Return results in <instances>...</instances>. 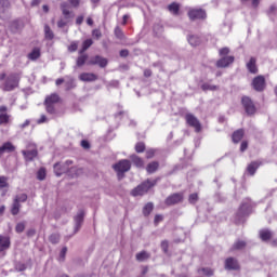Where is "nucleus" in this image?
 Segmentation results:
<instances>
[{
	"mask_svg": "<svg viewBox=\"0 0 277 277\" xmlns=\"http://www.w3.org/2000/svg\"><path fill=\"white\" fill-rule=\"evenodd\" d=\"M0 81H4L0 87L3 92H12L16 90L21 81V76L18 74H11L6 77L5 72H3L0 75Z\"/></svg>",
	"mask_w": 277,
	"mask_h": 277,
	"instance_id": "1",
	"label": "nucleus"
},
{
	"mask_svg": "<svg viewBox=\"0 0 277 277\" xmlns=\"http://www.w3.org/2000/svg\"><path fill=\"white\" fill-rule=\"evenodd\" d=\"M155 185H157V180H147L145 182H143L141 185H138L137 187H135L132 192L131 195L132 196H144V194L148 193V189H150V187H155Z\"/></svg>",
	"mask_w": 277,
	"mask_h": 277,
	"instance_id": "2",
	"label": "nucleus"
},
{
	"mask_svg": "<svg viewBox=\"0 0 277 277\" xmlns=\"http://www.w3.org/2000/svg\"><path fill=\"white\" fill-rule=\"evenodd\" d=\"M72 164V160H66L65 162H56L54 164V174L57 176H62V174H66V172H69L70 166Z\"/></svg>",
	"mask_w": 277,
	"mask_h": 277,
	"instance_id": "3",
	"label": "nucleus"
},
{
	"mask_svg": "<svg viewBox=\"0 0 277 277\" xmlns=\"http://www.w3.org/2000/svg\"><path fill=\"white\" fill-rule=\"evenodd\" d=\"M113 168L118 173V176H122L124 172H129V170H131V161L121 160L118 163L114 164Z\"/></svg>",
	"mask_w": 277,
	"mask_h": 277,
	"instance_id": "4",
	"label": "nucleus"
},
{
	"mask_svg": "<svg viewBox=\"0 0 277 277\" xmlns=\"http://www.w3.org/2000/svg\"><path fill=\"white\" fill-rule=\"evenodd\" d=\"M12 120V115L8 114V106H0V127H8Z\"/></svg>",
	"mask_w": 277,
	"mask_h": 277,
	"instance_id": "5",
	"label": "nucleus"
},
{
	"mask_svg": "<svg viewBox=\"0 0 277 277\" xmlns=\"http://www.w3.org/2000/svg\"><path fill=\"white\" fill-rule=\"evenodd\" d=\"M185 118L187 124H189V127H193V129H195L197 133H200V131H202V126L200 124V121L198 120V118H196V116L187 114Z\"/></svg>",
	"mask_w": 277,
	"mask_h": 277,
	"instance_id": "6",
	"label": "nucleus"
},
{
	"mask_svg": "<svg viewBox=\"0 0 277 277\" xmlns=\"http://www.w3.org/2000/svg\"><path fill=\"white\" fill-rule=\"evenodd\" d=\"M242 106L245 107L246 114L248 116H252L256 111V107H254V103L248 96H243L241 100Z\"/></svg>",
	"mask_w": 277,
	"mask_h": 277,
	"instance_id": "7",
	"label": "nucleus"
},
{
	"mask_svg": "<svg viewBox=\"0 0 277 277\" xmlns=\"http://www.w3.org/2000/svg\"><path fill=\"white\" fill-rule=\"evenodd\" d=\"M0 18L6 21L10 18V1L0 0Z\"/></svg>",
	"mask_w": 277,
	"mask_h": 277,
	"instance_id": "8",
	"label": "nucleus"
},
{
	"mask_svg": "<svg viewBox=\"0 0 277 277\" xmlns=\"http://www.w3.org/2000/svg\"><path fill=\"white\" fill-rule=\"evenodd\" d=\"M190 21H198L200 18H207V13L202 9H193L188 12Z\"/></svg>",
	"mask_w": 277,
	"mask_h": 277,
	"instance_id": "9",
	"label": "nucleus"
},
{
	"mask_svg": "<svg viewBox=\"0 0 277 277\" xmlns=\"http://www.w3.org/2000/svg\"><path fill=\"white\" fill-rule=\"evenodd\" d=\"M83 217H85V212L83 210H79L74 217L75 233H79L81 225L83 224Z\"/></svg>",
	"mask_w": 277,
	"mask_h": 277,
	"instance_id": "10",
	"label": "nucleus"
},
{
	"mask_svg": "<svg viewBox=\"0 0 277 277\" xmlns=\"http://www.w3.org/2000/svg\"><path fill=\"white\" fill-rule=\"evenodd\" d=\"M253 89H255L256 92H263L265 90V77L258 76L252 81Z\"/></svg>",
	"mask_w": 277,
	"mask_h": 277,
	"instance_id": "11",
	"label": "nucleus"
},
{
	"mask_svg": "<svg viewBox=\"0 0 277 277\" xmlns=\"http://www.w3.org/2000/svg\"><path fill=\"white\" fill-rule=\"evenodd\" d=\"M89 64H91L92 66H100V68H105V66H107V58L101 56V55H96L90 58Z\"/></svg>",
	"mask_w": 277,
	"mask_h": 277,
	"instance_id": "12",
	"label": "nucleus"
},
{
	"mask_svg": "<svg viewBox=\"0 0 277 277\" xmlns=\"http://www.w3.org/2000/svg\"><path fill=\"white\" fill-rule=\"evenodd\" d=\"M225 269L229 272L239 269V262L235 258H227L225 260Z\"/></svg>",
	"mask_w": 277,
	"mask_h": 277,
	"instance_id": "13",
	"label": "nucleus"
},
{
	"mask_svg": "<svg viewBox=\"0 0 277 277\" xmlns=\"http://www.w3.org/2000/svg\"><path fill=\"white\" fill-rule=\"evenodd\" d=\"M182 201H183V194L176 193V194L169 196L166 199V205H168V206L179 205V202H182Z\"/></svg>",
	"mask_w": 277,
	"mask_h": 277,
	"instance_id": "14",
	"label": "nucleus"
},
{
	"mask_svg": "<svg viewBox=\"0 0 277 277\" xmlns=\"http://www.w3.org/2000/svg\"><path fill=\"white\" fill-rule=\"evenodd\" d=\"M22 155L24 156L25 161H34V159L38 157V149L22 150Z\"/></svg>",
	"mask_w": 277,
	"mask_h": 277,
	"instance_id": "15",
	"label": "nucleus"
},
{
	"mask_svg": "<svg viewBox=\"0 0 277 277\" xmlns=\"http://www.w3.org/2000/svg\"><path fill=\"white\" fill-rule=\"evenodd\" d=\"M235 62V57L233 56H225L217 61L216 66L217 68H226L229 64H233Z\"/></svg>",
	"mask_w": 277,
	"mask_h": 277,
	"instance_id": "16",
	"label": "nucleus"
},
{
	"mask_svg": "<svg viewBox=\"0 0 277 277\" xmlns=\"http://www.w3.org/2000/svg\"><path fill=\"white\" fill-rule=\"evenodd\" d=\"M252 211V203L247 199L239 208L240 215H248Z\"/></svg>",
	"mask_w": 277,
	"mask_h": 277,
	"instance_id": "17",
	"label": "nucleus"
},
{
	"mask_svg": "<svg viewBox=\"0 0 277 277\" xmlns=\"http://www.w3.org/2000/svg\"><path fill=\"white\" fill-rule=\"evenodd\" d=\"M247 68L249 72L252 75H256L259 72V69L256 68V58L251 57L250 61L247 63Z\"/></svg>",
	"mask_w": 277,
	"mask_h": 277,
	"instance_id": "18",
	"label": "nucleus"
},
{
	"mask_svg": "<svg viewBox=\"0 0 277 277\" xmlns=\"http://www.w3.org/2000/svg\"><path fill=\"white\" fill-rule=\"evenodd\" d=\"M261 168V162L260 161H253L247 167V171L251 176H254L256 174V170Z\"/></svg>",
	"mask_w": 277,
	"mask_h": 277,
	"instance_id": "19",
	"label": "nucleus"
},
{
	"mask_svg": "<svg viewBox=\"0 0 277 277\" xmlns=\"http://www.w3.org/2000/svg\"><path fill=\"white\" fill-rule=\"evenodd\" d=\"M10 248V237L0 236V252L8 250Z\"/></svg>",
	"mask_w": 277,
	"mask_h": 277,
	"instance_id": "20",
	"label": "nucleus"
},
{
	"mask_svg": "<svg viewBox=\"0 0 277 277\" xmlns=\"http://www.w3.org/2000/svg\"><path fill=\"white\" fill-rule=\"evenodd\" d=\"M0 150L3 155V153H14L16 150V147L11 142H6L2 146H0Z\"/></svg>",
	"mask_w": 277,
	"mask_h": 277,
	"instance_id": "21",
	"label": "nucleus"
},
{
	"mask_svg": "<svg viewBox=\"0 0 277 277\" xmlns=\"http://www.w3.org/2000/svg\"><path fill=\"white\" fill-rule=\"evenodd\" d=\"M80 81H96L98 77L94 74L83 72L79 76Z\"/></svg>",
	"mask_w": 277,
	"mask_h": 277,
	"instance_id": "22",
	"label": "nucleus"
},
{
	"mask_svg": "<svg viewBox=\"0 0 277 277\" xmlns=\"http://www.w3.org/2000/svg\"><path fill=\"white\" fill-rule=\"evenodd\" d=\"M65 88L67 91L77 88V84L75 83V78L70 76H65Z\"/></svg>",
	"mask_w": 277,
	"mask_h": 277,
	"instance_id": "23",
	"label": "nucleus"
},
{
	"mask_svg": "<svg viewBox=\"0 0 277 277\" xmlns=\"http://www.w3.org/2000/svg\"><path fill=\"white\" fill-rule=\"evenodd\" d=\"M135 258L138 263H144V261H148V259H150V253L147 251H141L136 253Z\"/></svg>",
	"mask_w": 277,
	"mask_h": 277,
	"instance_id": "24",
	"label": "nucleus"
},
{
	"mask_svg": "<svg viewBox=\"0 0 277 277\" xmlns=\"http://www.w3.org/2000/svg\"><path fill=\"white\" fill-rule=\"evenodd\" d=\"M92 44H94V41H92V39L84 40L82 43V49L79 51V55H83V53H85V51H88Z\"/></svg>",
	"mask_w": 277,
	"mask_h": 277,
	"instance_id": "25",
	"label": "nucleus"
},
{
	"mask_svg": "<svg viewBox=\"0 0 277 277\" xmlns=\"http://www.w3.org/2000/svg\"><path fill=\"white\" fill-rule=\"evenodd\" d=\"M232 138L235 144H239V142H241L243 138V130H237L234 132Z\"/></svg>",
	"mask_w": 277,
	"mask_h": 277,
	"instance_id": "26",
	"label": "nucleus"
},
{
	"mask_svg": "<svg viewBox=\"0 0 277 277\" xmlns=\"http://www.w3.org/2000/svg\"><path fill=\"white\" fill-rule=\"evenodd\" d=\"M21 27H23V24H21V21L14 19L13 22H11L10 29L11 31H13V34H16V31H18Z\"/></svg>",
	"mask_w": 277,
	"mask_h": 277,
	"instance_id": "27",
	"label": "nucleus"
},
{
	"mask_svg": "<svg viewBox=\"0 0 277 277\" xmlns=\"http://www.w3.org/2000/svg\"><path fill=\"white\" fill-rule=\"evenodd\" d=\"M45 103H49L50 105H55V103H60V95L55 93L51 94L45 98Z\"/></svg>",
	"mask_w": 277,
	"mask_h": 277,
	"instance_id": "28",
	"label": "nucleus"
},
{
	"mask_svg": "<svg viewBox=\"0 0 277 277\" xmlns=\"http://www.w3.org/2000/svg\"><path fill=\"white\" fill-rule=\"evenodd\" d=\"M260 237L262 241H268V239H272V233L269 232V229H262L260 232Z\"/></svg>",
	"mask_w": 277,
	"mask_h": 277,
	"instance_id": "29",
	"label": "nucleus"
},
{
	"mask_svg": "<svg viewBox=\"0 0 277 277\" xmlns=\"http://www.w3.org/2000/svg\"><path fill=\"white\" fill-rule=\"evenodd\" d=\"M148 174H154V172L156 170H159V162L157 161H154V162H150L147 168H146Z\"/></svg>",
	"mask_w": 277,
	"mask_h": 277,
	"instance_id": "30",
	"label": "nucleus"
},
{
	"mask_svg": "<svg viewBox=\"0 0 277 277\" xmlns=\"http://www.w3.org/2000/svg\"><path fill=\"white\" fill-rule=\"evenodd\" d=\"M19 211H21V202L16 201L14 199L12 208H11V213H12V215H18Z\"/></svg>",
	"mask_w": 277,
	"mask_h": 277,
	"instance_id": "31",
	"label": "nucleus"
},
{
	"mask_svg": "<svg viewBox=\"0 0 277 277\" xmlns=\"http://www.w3.org/2000/svg\"><path fill=\"white\" fill-rule=\"evenodd\" d=\"M168 10L169 12H171V14H179V10H181V6L179 5V3L173 2L171 4L168 5Z\"/></svg>",
	"mask_w": 277,
	"mask_h": 277,
	"instance_id": "32",
	"label": "nucleus"
},
{
	"mask_svg": "<svg viewBox=\"0 0 277 277\" xmlns=\"http://www.w3.org/2000/svg\"><path fill=\"white\" fill-rule=\"evenodd\" d=\"M44 36L47 40H53V38H55V35L53 34V30H51V27H49V25L44 26Z\"/></svg>",
	"mask_w": 277,
	"mask_h": 277,
	"instance_id": "33",
	"label": "nucleus"
},
{
	"mask_svg": "<svg viewBox=\"0 0 277 277\" xmlns=\"http://www.w3.org/2000/svg\"><path fill=\"white\" fill-rule=\"evenodd\" d=\"M132 162L136 168H143L144 167V160L142 158L137 157L136 155L131 156Z\"/></svg>",
	"mask_w": 277,
	"mask_h": 277,
	"instance_id": "34",
	"label": "nucleus"
},
{
	"mask_svg": "<svg viewBox=\"0 0 277 277\" xmlns=\"http://www.w3.org/2000/svg\"><path fill=\"white\" fill-rule=\"evenodd\" d=\"M153 209H155V206L153 202H148L144 208H143V214L144 215H150L153 213Z\"/></svg>",
	"mask_w": 277,
	"mask_h": 277,
	"instance_id": "35",
	"label": "nucleus"
},
{
	"mask_svg": "<svg viewBox=\"0 0 277 277\" xmlns=\"http://www.w3.org/2000/svg\"><path fill=\"white\" fill-rule=\"evenodd\" d=\"M85 62H88V55L82 53L77 58V66L81 67Z\"/></svg>",
	"mask_w": 277,
	"mask_h": 277,
	"instance_id": "36",
	"label": "nucleus"
},
{
	"mask_svg": "<svg viewBox=\"0 0 277 277\" xmlns=\"http://www.w3.org/2000/svg\"><path fill=\"white\" fill-rule=\"evenodd\" d=\"M188 42L192 47H198V44H200V38L197 36H190L188 37Z\"/></svg>",
	"mask_w": 277,
	"mask_h": 277,
	"instance_id": "37",
	"label": "nucleus"
},
{
	"mask_svg": "<svg viewBox=\"0 0 277 277\" xmlns=\"http://www.w3.org/2000/svg\"><path fill=\"white\" fill-rule=\"evenodd\" d=\"M246 248V241L238 240L234 243L233 250H243Z\"/></svg>",
	"mask_w": 277,
	"mask_h": 277,
	"instance_id": "38",
	"label": "nucleus"
},
{
	"mask_svg": "<svg viewBox=\"0 0 277 277\" xmlns=\"http://www.w3.org/2000/svg\"><path fill=\"white\" fill-rule=\"evenodd\" d=\"M61 10H62V13L64 14V16H66V18H68V16H70V11L68 10V3L63 2L61 4Z\"/></svg>",
	"mask_w": 277,
	"mask_h": 277,
	"instance_id": "39",
	"label": "nucleus"
},
{
	"mask_svg": "<svg viewBox=\"0 0 277 277\" xmlns=\"http://www.w3.org/2000/svg\"><path fill=\"white\" fill-rule=\"evenodd\" d=\"M37 179L38 181H44V179H47V170H44V168L39 169L37 172Z\"/></svg>",
	"mask_w": 277,
	"mask_h": 277,
	"instance_id": "40",
	"label": "nucleus"
},
{
	"mask_svg": "<svg viewBox=\"0 0 277 277\" xmlns=\"http://www.w3.org/2000/svg\"><path fill=\"white\" fill-rule=\"evenodd\" d=\"M115 36L118 40H124V32H122V29L118 26L115 28Z\"/></svg>",
	"mask_w": 277,
	"mask_h": 277,
	"instance_id": "41",
	"label": "nucleus"
},
{
	"mask_svg": "<svg viewBox=\"0 0 277 277\" xmlns=\"http://www.w3.org/2000/svg\"><path fill=\"white\" fill-rule=\"evenodd\" d=\"M201 90H203V92H207V90L214 91V90H217V85H213L210 83H203L201 85Z\"/></svg>",
	"mask_w": 277,
	"mask_h": 277,
	"instance_id": "42",
	"label": "nucleus"
},
{
	"mask_svg": "<svg viewBox=\"0 0 277 277\" xmlns=\"http://www.w3.org/2000/svg\"><path fill=\"white\" fill-rule=\"evenodd\" d=\"M14 200L16 202H27V194H19V195H16Z\"/></svg>",
	"mask_w": 277,
	"mask_h": 277,
	"instance_id": "43",
	"label": "nucleus"
},
{
	"mask_svg": "<svg viewBox=\"0 0 277 277\" xmlns=\"http://www.w3.org/2000/svg\"><path fill=\"white\" fill-rule=\"evenodd\" d=\"M29 60H38L40 57V50L35 49L31 53L28 54Z\"/></svg>",
	"mask_w": 277,
	"mask_h": 277,
	"instance_id": "44",
	"label": "nucleus"
},
{
	"mask_svg": "<svg viewBox=\"0 0 277 277\" xmlns=\"http://www.w3.org/2000/svg\"><path fill=\"white\" fill-rule=\"evenodd\" d=\"M49 241L51 243H60V234H52L50 237H49Z\"/></svg>",
	"mask_w": 277,
	"mask_h": 277,
	"instance_id": "45",
	"label": "nucleus"
},
{
	"mask_svg": "<svg viewBox=\"0 0 277 277\" xmlns=\"http://www.w3.org/2000/svg\"><path fill=\"white\" fill-rule=\"evenodd\" d=\"M77 49H79V43L77 41H72L70 43V45L68 47V51L70 53H75V51H77Z\"/></svg>",
	"mask_w": 277,
	"mask_h": 277,
	"instance_id": "46",
	"label": "nucleus"
},
{
	"mask_svg": "<svg viewBox=\"0 0 277 277\" xmlns=\"http://www.w3.org/2000/svg\"><path fill=\"white\" fill-rule=\"evenodd\" d=\"M66 252H68V248L64 247L61 250L58 261L64 262V260L66 259Z\"/></svg>",
	"mask_w": 277,
	"mask_h": 277,
	"instance_id": "47",
	"label": "nucleus"
},
{
	"mask_svg": "<svg viewBox=\"0 0 277 277\" xmlns=\"http://www.w3.org/2000/svg\"><path fill=\"white\" fill-rule=\"evenodd\" d=\"M145 149H146V145H144V143H137L135 145L136 153H144Z\"/></svg>",
	"mask_w": 277,
	"mask_h": 277,
	"instance_id": "48",
	"label": "nucleus"
},
{
	"mask_svg": "<svg viewBox=\"0 0 277 277\" xmlns=\"http://www.w3.org/2000/svg\"><path fill=\"white\" fill-rule=\"evenodd\" d=\"M16 233H23L25 230V222L17 223L15 226Z\"/></svg>",
	"mask_w": 277,
	"mask_h": 277,
	"instance_id": "49",
	"label": "nucleus"
},
{
	"mask_svg": "<svg viewBox=\"0 0 277 277\" xmlns=\"http://www.w3.org/2000/svg\"><path fill=\"white\" fill-rule=\"evenodd\" d=\"M4 187H8V177L0 176V189H3Z\"/></svg>",
	"mask_w": 277,
	"mask_h": 277,
	"instance_id": "50",
	"label": "nucleus"
},
{
	"mask_svg": "<svg viewBox=\"0 0 277 277\" xmlns=\"http://www.w3.org/2000/svg\"><path fill=\"white\" fill-rule=\"evenodd\" d=\"M45 109L48 114H55V106L53 104L45 103Z\"/></svg>",
	"mask_w": 277,
	"mask_h": 277,
	"instance_id": "51",
	"label": "nucleus"
},
{
	"mask_svg": "<svg viewBox=\"0 0 277 277\" xmlns=\"http://www.w3.org/2000/svg\"><path fill=\"white\" fill-rule=\"evenodd\" d=\"M15 269H16V272H25V269H27V265H25L23 263H17L15 265Z\"/></svg>",
	"mask_w": 277,
	"mask_h": 277,
	"instance_id": "52",
	"label": "nucleus"
},
{
	"mask_svg": "<svg viewBox=\"0 0 277 277\" xmlns=\"http://www.w3.org/2000/svg\"><path fill=\"white\" fill-rule=\"evenodd\" d=\"M190 205H195V202H198V194H192L188 198Z\"/></svg>",
	"mask_w": 277,
	"mask_h": 277,
	"instance_id": "53",
	"label": "nucleus"
},
{
	"mask_svg": "<svg viewBox=\"0 0 277 277\" xmlns=\"http://www.w3.org/2000/svg\"><path fill=\"white\" fill-rule=\"evenodd\" d=\"M71 8H79L81 5V0H68Z\"/></svg>",
	"mask_w": 277,
	"mask_h": 277,
	"instance_id": "54",
	"label": "nucleus"
},
{
	"mask_svg": "<svg viewBox=\"0 0 277 277\" xmlns=\"http://www.w3.org/2000/svg\"><path fill=\"white\" fill-rule=\"evenodd\" d=\"M49 119L44 115H41V117L37 120V124H44V122H48Z\"/></svg>",
	"mask_w": 277,
	"mask_h": 277,
	"instance_id": "55",
	"label": "nucleus"
},
{
	"mask_svg": "<svg viewBox=\"0 0 277 277\" xmlns=\"http://www.w3.org/2000/svg\"><path fill=\"white\" fill-rule=\"evenodd\" d=\"M202 273L205 276H213V269L211 268H202Z\"/></svg>",
	"mask_w": 277,
	"mask_h": 277,
	"instance_id": "56",
	"label": "nucleus"
},
{
	"mask_svg": "<svg viewBox=\"0 0 277 277\" xmlns=\"http://www.w3.org/2000/svg\"><path fill=\"white\" fill-rule=\"evenodd\" d=\"M92 34H93V37L96 38V40H98V38L103 36V34L98 29H94Z\"/></svg>",
	"mask_w": 277,
	"mask_h": 277,
	"instance_id": "57",
	"label": "nucleus"
},
{
	"mask_svg": "<svg viewBox=\"0 0 277 277\" xmlns=\"http://www.w3.org/2000/svg\"><path fill=\"white\" fill-rule=\"evenodd\" d=\"M155 224H159V222H163V215L157 214L154 219Z\"/></svg>",
	"mask_w": 277,
	"mask_h": 277,
	"instance_id": "58",
	"label": "nucleus"
},
{
	"mask_svg": "<svg viewBox=\"0 0 277 277\" xmlns=\"http://www.w3.org/2000/svg\"><path fill=\"white\" fill-rule=\"evenodd\" d=\"M154 156H155V149H148L146 151V158L147 159H151V157H154Z\"/></svg>",
	"mask_w": 277,
	"mask_h": 277,
	"instance_id": "59",
	"label": "nucleus"
},
{
	"mask_svg": "<svg viewBox=\"0 0 277 277\" xmlns=\"http://www.w3.org/2000/svg\"><path fill=\"white\" fill-rule=\"evenodd\" d=\"M241 153H245V150H248V142L243 141L240 145Z\"/></svg>",
	"mask_w": 277,
	"mask_h": 277,
	"instance_id": "60",
	"label": "nucleus"
},
{
	"mask_svg": "<svg viewBox=\"0 0 277 277\" xmlns=\"http://www.w3.org/2000/svg\"><path fill=\"white\" fill-rule=\"evenodd\" d=\"M67 24H68V23H66V21L61 19V21L57 22V27H58L60 29H62V28L66 27Z\"/></svg>",
	"mask_w": 277,
	"mask_h": 277,
	"instance_id": "61",
	"label": "nucleus"
},
{
	"mask_svg": "<svg viewBox=\"0 0 277 277\" xmlns=\"http://www.w3.org/2000/svg\"><path fill=\"white\" fill-rule=\"evenodd\" d=\"M161 248H162L163 252H168V241L163 240L161 242Z\"/></svg>",
	"mask_w": 277,
	"mask_h": 277,
	"instance_id": "62",
	"label": "nucleus"
},
{
	"mask_svg": "<svg viewBox=\"0 0 277 277\" xmlns=\"http://www.w3.org/2000/svg\"><path fill=\"white\" fill-rule=\"evenodd\" d=\"M228 53H229L228 48H223L220 50V55H228Z\"/></svg>",
	"mask_w": 277,
	"mask_h": 277,
	"instance_id": "63",
	"label": "nucleus"
},
{
	"mask_svg": "<svg viewBox=\"0 0 277 277\" xmlns=\"http://www.w3.org/2000/svg\"><path fill=\"white\" fill-rule=\"evenodd\" d=\"M81 146L82 148H90V143L88 141H82Z\"/></svg>",
	"mask_w": 277,
	"mask_h": 277,
	"instance_id": "64",
	"label": "nucleus"
}]
</instances>
